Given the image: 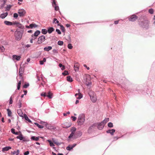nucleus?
Masks as SVG:
<instances>
[{
  "mask_svg": "<svg viewBox=\"0 0 155 155\" xmlns=\"http://www.w3.org/2000/svg\"><path fill=\"white\" fill-rule=\"evenodd\" d=\"M24 117L25 120L28 121L29 122H31V120L29 119L27 115L25 114H24Z\"/></svg>",
  "mask_w": 155,
  "mask_h": 155,
  "instance_id": "nucleus-21",
  "label": "nucleus"
},
{
  "mask_svg": "<svg viewBox=\"0 0 155 155\" xmlns=\"http://www.w3.org/2000/svg\"><path fill=\"white\" fill-rule=\"evenodd\" d=\"M47 141L49 143L51 147H54V143L51 141V140H48Z\"/></svg>",
  "mask_w": 155,
  "mask_h": 155,
  "instance_id": "nucleus-29",
  "label": "nucleus"
},
{
  "mask_svg": "<svg viewBox=\"0 0 155 155\" xmlns=\"http://www.w3.org/2000/svg\"><path fill=\"white\" fill-rule=\"evenodd\" d=\"M74 67L75 68V71H78L79 68V64L78 63H76L74 65Z\"/></svg>",
  "mask_w": 155,
  "mask_h": 155,
  "instance_id": "nucleus-16",
  "label": "nucleus"
},
{
  "mask_svg": "<svg viewBox=\"0 0 155 155\" xmlns=\"http://www.w3.org/2000/svg\"><path fill=\"white\" fill-rule=\"evenodd\" d=\"M17 112L20 116L22 117H23V114L21 109L18 110Z\"/></svg>",
  "mask_w": 155,
  "mask_h": 155,
  "instance_id": "nucleus-12",
  "label": "nucleus"
},
{
  "mask_svg": "<svg viewBox=\"0 0 155 155\" xmlns=\"http://www.w3.org/2000/svg\"><path fill=\"white\" fill-rule=\"evenodd\" d=\"M23 73V71H22V69L21 68H20V69H19V74L20 76L21 77L22 76Z\"/></svg>",
  "mask_w": 155,
  "mask_h": 155,
  "instance_id": "nucleus-27",
  "label": "nucleus"
},
{
  "mask_svg": "<svg viewBox=\"0 0 155 155\" xmlns=\"http://www.w3.org/2000/svg\"><path fill=\"white\" fill-rule=\"evenodd\" d=\"M52 140L54 142V143L56 144H57V145H60L61 144V143H59L58 142L57 140H54V139H52Z\"/></svg>",
  "mask_w": 155,
  "mask_h": 155,
  "instance_id": "nucleus-37",
  "label": "nucleus"
},
{
  "mask_svg": "<svg viewBox=\"0 0 155 155\" xmlns=\"http://www.w3.org/2000/svg\"><path fill=\"white\" fill-rule=\"evenodd\" d=\"M40 33V31H37L34 33V36H38Z\"/></svg>",
  "mask_w": 155,
  "mask_h": 155,
  "instance_id": "nucleus-35",
  "label": "nucleus"
},
{
  "mask_svg": "<svg viewBox=\"0 0 155 155\" xmlns=\"http://www.w3.org/2000/svg\"><path fill=\"white\" fill-rule=\"evenodd\" d=\"M107 126L109 127H113V124L111 122H109Z\"/></svg>",
  "mask_w": 155,
  "mask_h": 155,
  "instance_id": "nucleus-39",
  "label": "nucleus"
},
{
  "mask_svg": "<svg viewBox=\"0 0 155 155\" xmlns=\"http://www.w3.org/2000/svg\"><path fill=\"white\" fill-rule=\"evenodd\" d=\"M5 3H3V4H2L1 6H0V9H2L4 7V6H5Z\"/></svg>",
  "mask_w": 155,
  "mask_h": 155,
  "instance_id": "nucleus-52",
  "label": "nucleus"
},
{
  "mask_svg": "<svg viewBox=\"0 0 155 155\" xmlns=\"http://www.w3.org/2000/svg\"><path fill=\"white\" fill-rule=\"evenodd\" d=\"M60 28L62 31L63 32H64L65 31V29L64 28V26L62 25H60Z\"/></svg>",
  "mask_w": 155,
  "mask_h": 155,
  "instance_id": "nucleus-38",
  "label": "nucleus"
},
{
  "mask_svg": "<svg viewBox=\"0 0 155 155\" xmlns=\"http://www.w3.org/2000/svg\"><path fill=\"white\" fill-rule=\"evenodd\" d=\"M15 36L17 39H20L21 38L22 35L20 31H16L15 33Z\"/></svg>",
  "mask_w": 155,
  "mask_h": 155,
  "instance_id": "nucleus-8",
  "label": "nucleus"
},
{
  "mask_svg": "<svg viewBox=\"0 0 155 155\" xmlns=\"http://www.w3.org/2000/svg\"><path fill=\"white\" fill-rule=\"evenodd\" d=\"M149 12L151 14H153V10L152 9H150L149 10Z\"/></svg>",
  "mask_w": 155,
  "mask_h": 155,
  "instance_id": "nucleus-50",
  "label": "nucleus"
},
{
  "mask_svg": "<svg viewBox=\"0 0 155 155\" xmlns=\"http://www.w3.org/2000/svg\"><path fill=\"white\" fill-rule=\"evenodd\" d=\"M16 25L19 28H22V25L21 24H20L18 22L17 24Z\"/></svg>",
  "mask_w": 155,
  "mask_h": 155,
  "instance_id": "nucleus-42",
  "label": "nucleus"
},
{
  "mask_svg": "<svg viewBox=\"0 0 155 155\" xmlns=\"http://www.w3.org/2000/svg\"><path fill=\"white\" fill-rule=\"evenodd\" d=\"M139 25L143 28H147L149 26V21L147 20L142 21L139 23Z\"/></svg>",
  "mask_w": 155,
  "mask_h": 155,
  "instance_id": "nucleus-3",
  "label": "nucleus"
},
{
  "mask_svg": "<svg viewBox=\"0 0 155 155\" xmlns=\"http://www.w3.org/2000/svg\"><path fill=\"white\" fill-rule=\"evenodd\" d=\"M63 41H58V44L60 45H63Z\"/></svg>",
  "mask_w": 155,
  "mask_h": 155,
  "instance_id": "nucleus-43",
  "label": "nucleus"
},
{
  "mask_svg": "<svg viewBox=\"0 0 155 155\" xmlns=\"http://www.w3.org/2000/svg\"><path fill=\"white\" fill-rule=\"evenodd\" d=\"M39 137H35V136H32L31 137V140H35L36 141H38L39 140Z\"/></svg>",
  "mask_w": 155,
  "mask_h": 155,
  "instance_id": "nucleus-19",
  "label": "nucleus"
},
{
  "mask_svg": "<svg viewBox=\"0 0 155 155\" xmlns=\"http://www.w3.org/2000/svg\"><path fill=\"white\" fill-rule=\"evenodd\" d=\"M54 9L56 11L58 10H59L58 6H57L56 5H55Z\"/></svg>",
  "mask_w": 155,
  "mask_h": 155,
  "instance_id": "nucleus-51",
  "label": "nucleus"
},
{
  "mask_svg": "<svg viewBox=\"0 0 155 155\" xmlns=\"http://www.w3.org/2000/svg\"><path fill=\"white\" fill-rule=\"evenodd\" d=\"M11 147H10L8 146V147H4L2 148V151L3 152L7 151L11 149Z\"/></svg>",
  "mask_w": 155,
  "mask_h": 155,
  "instance_id": "nucleus-14",
  "label": "nucleus"
},
{
  "mask_svg": "<svg viewBox=\"0 0 155 155\" xmlns=\"http://www.w3.org/2000/svg\"><path fill=\"white\" fill-rule=\"evenodd\" d=\"M11 7V6H7L6 8V9L7 10L9 11Z\"/></svg>",
  "mask_w": 155,
  "mask_h": 155,
  "instance_id": "nucleus-64",
  "label": "nucleus"
},
{
  "mask_svg": "<svg viewBox=\"0 0 155 155\" xmlns=\"http://www.w3.org/2000/svg\"><path fill=\"white\" fill-rule=\"evenodd\" d=\"M23 137V136L21 134L19 136H17L16 138L19 139L20 140H22Z\"/></svg>",
  "mask_w": 155,
  "mask_h": 155,
  "instance_id": "nucleus-28",
  "label": "nucleus"
},
{
  "mask_svg": "<svg viewBox=\"0 0 155 155\" xmlns=\"http://www.w3.org/2000/svg\"><path fill=\"white\" fill-rule=\"evenodd\" d=\"M76 130V129L74 127H72L71 129V133L74 134L75 131Z\"/></svg>",
  "mask_w": 155,
  "mask_h": 155,
  "instance_id": "nucleus-30",
  "label": "nucleus"
},
{
  "mask_svg": "<svg viewBox=\"0 0 155 155\" xmlns=\"http://www.w3.org/2000/svg\"><path fill=\"white\" fill-rule=\"evenodd\" d=\"M78 97H77V98L78 99H80L81 98L83 97L82 95L81 94V93H78Z\"/></svg>",
  "mask_w": 155,
  "mask_h": 155,
  "instance_id": "nucleus-34",
  "label": "nucleus"
},
{
  "mask_svg": "<svg viewBox=\"0 0 155 155\" xmlns=\"http://www.w3.org/2000/svg\"><path fill=\"white\" fill-rule=\"evenodd\" d=\"M71 118L72 119V120L73 121H74L76 120L77 118L76 117H74V116H72L71 117Z\"/></svg>",
  "mask_w": 155,
  "mask_h": 155,
  "instance_id": "nucleus-53",
  "label": "nucleus"
},
{
  "mask_svg": "<svg viewBox=\"0 0 155 155\" xmlns=\"http://www.w3.org/2000/svg\"><path fill=\"white\" fill-rule=\"evenodd\" d=\"M71 125L70 122H65L62 124V127L64 128H68L71 126Z\"/></svg>",
  "mask_w": 155,
  "mask_h": 155,
  "instance_id": "nucleus-6",
  "label": "nucleus"
},
{
  "mask_svg": "<svg viewBox=\"0 0 155 155\" xmlns=\"http://www.w3.org/2000/svg\"><path fill=\"white\" fill-rule=\"evenodd\" d=\"M46 127L49 130H53L55 129V127L51 125L48 124L47 123H46L45 124Z\"/></svg>",
  "mask_w": 155,
  "mask_h": 155,
  "instance_id": "nucleus-10",
  "label": "nucleus"
},
{
  "mask_svg": "<svg viewBox=\"0 0 155 155\" xmlns=\"http://www.w3.org/2000/svg\"><path fill=\"white\" fill-rule=\"evenodd\" d=\"M47 96L49 98L51 99L52 97V94L49 91L48 93V94L47 95Z\"/></svg>",
  "mask_w": 155,
  "mask_h": 155,
  "instance_id": "nucleus-25",
  "label": "nucleus"
},
{
  "mask_svg": "<svg viewBox=\"0 0 155 155\" xmlns=\"http://www.w3.org/2000/svg\"><path fill=\"white\" fill-rule=\"evenodd\" d=\"M53 52L54 53H57L58 52L57 50L55 49H54L53 50Z\"/></svg>",
  "mask_w": 155,
  "mask_h": 155,
  "instance_id": "nucleus-61",
  "label": "nucleus"
},
{
  "mask_svg": "<svg viewBox=\"0 0 155 155\" xmlns=\"http://www.w3.org/2000/svg\"><path fill=\"white\" fill-rule=\"evenodd\" d=\"M8 15V13L7 12H5L4 13L2 14L0 16V17L1 18H5Z\"/></svg>",
  "mask_w": 155,
  "mask_h": 155,
  "instance_id": "nucleus-17",
  "label": "nucleus"
},
{
  "mask_svg": "<svg viewBox=\"0 0 155 155\" xmlns=\"http://www.w3.org/2000/svg\"><path fill=\"white\" fill-rule=\"evenodd\" d=\"M67 80L70 82H71L73 81L72 78L70 76H68L67 77Z\"/></svg>",
  "mask_w": 155,
  "mask_h": 155,
  "instance_id": "nucleus-26",
  "label": "nucleus"
},
{
  "mask_svg": "<svg viewBox=\"0 0 155 155\" xmlns=\"http://www.w3.org/2000/svg\"><path fill=\"white\" fill-rule=\"evenodd\" d=\"M115 130L114 129H109L107 130L106 132L108 134H110L111 135H113L114 134V133L115 132Z\"/></svg>",
  "mask_w": 155,
  "mask_h": 155,
  "instance_id": "nucleus-11",
  "label": "nucleus"
},
{
  "mask_svg": "<svg viewBox=\"0 0 155 155\" xmlns=\"http://www.w3.org/2000/svg\"><path fill=\"white\" fill-rule=\"evenodd\" d=\"M12 153L14 155H18L19 153V150H18L16 151H14L13 152H12Z\"/></svg>",
  "mask_w": 155,
  "mask_h": 155,
  "instance_id": "nucleus-24",
  "label": "nucleus"
},
{
  "mask_svg": "<svg viewBox=\"0 0 155 155\" xmlns=\"http://www.w3.org/2000/svg\"><path fill=\"white\" fill-rule=\"evenodd\" d=\"M11 132L13 134H14L15 133V129L14 128H12L11 130Z\"/></svg>",
  "mask_w": 155,
  "mask_h": 155,
  "instance_id": "nucleus-62",
  "label": "nucleus"
},
{
  "mask_svg": "<svg viewBox=\"0 0 155 155\" xmlns=\"http://www.w3.org/2000/svg\"><path fill=\"white\" fill-rule=\"evenodd\" d=\"M47 32V31L46 29H43L42 30L41 33L44 34H46Z\"/></svg>",
  "mask_w": 155,
  "mask_h": 155,
  "instance_id": "nucleus-36",
  "label": "nucleus"
},
{
  "mask_svg": "<svg viewBox=\"0 0 155 155\" xmlns=\"http://www.w3.org/2000/svg\"><path fill=\"white\" fill-rule=\"evenodd\" d=\"M18 16V14L16 13H15L14 14V17L15 18H17Z\"/></svg>",
  "mask_w": 155,
  "mask_h": 155,
  "instance_id": "nucleus-58",
  "label": "nucleus"
},
{
  "mask_svg": "<svg viewBox=\"0 0 155 155\" xmlns=\"http://www.w3.org/2000/svg\"><path fill=\"white\" fill-rule=\"evenodd\" d=\"M73 148H71V146L69 145L66 147V149L68 150H70Z\"/></svg>",
  "mask_w": 155,
  "mask_h": 155,
  "instance_id": "nucleus-48",
  "label": "nucleus"
},
{
  "mask_svg": "<svg viewBox=\"0 0 155 155\" xmlns=\"http://www.w3.org/2000/svg\"><path fill=\"white\" fill-rule=\"evenodd\" d=\"M82 135V133L81 132H79L78 133V137H80Z\"/></svg>",
  "mask_w": 155,
  "mask_h": 155,
  "instance_id": "nucleus-56",
  "label": "nucleus"
},
{
  "mask_svg": "<svg viewBox=\"0 0 155 155\" xmlns=\"http://www.w3.org/2000/svg\"><path fill=\"white\" fill-rule=\"evenodd\" d=\"M7 111L8 112V116L9 117H11L12 114V112L9 109H7Z\"/></svg>",
  "mask_w": 155,
  "mask_h": 155,
  "instance_id": "nucleus-31",
  "label": "nucleus"
},
{
  "mask_svg": "<svg viewBox=\"0 0 155 155\" xmlns=\"http://www.w3.org/2000/svg\"><path fill=\"white\" fill-rule=\"evenodd\" d=\"M35 124L39 128H43L44 127L43 126L40 125L39 124H38V123H35Z\"/></svg>",
  "mask_w": 155,
  "mask_h": 155,
  "instance_id": "nucleus-32",
  "label": "nucleus"
},
{
  "mask_svg": "<svg viewBox=\"0 0 155 155\" xmlns=\"http://www.w3.org/2000/svg\"><path fill=\"white\" fill-rule=\"evenodd\" d=\"M26 13L25 10L24 9H20L18 10V13L20 17H23L25 16Z\"/></svg>",
  "mask_w": 155,
  "mask_h": 155,
  "instance_id": "nucleus-4",
  "label": "nucleus"
},
{
  "mask_svg": "<svg viewBox=\"0 0 155 155\" xmlns=\"http://www.w3.org/2000/svg\"><path fill=\"white\" fill-rule=\"evenodd\" d=\"M41 96H43L45 97L47 96V95L46 94V93H42L41 94Z\"/></svg>",
  "mask_w": 155,
  "mask_h": 155,
  "instance_id": "nucleus-57",
  "label": "nucleus"
},
{
  "mask_svg": "<svg viewBox=\"0 0 155 155\" xmlns=\"http://www.w3.org/2000/svg\"><path fill=\"white\" fill-rule=\"evenodd\" d=\"M21 58V57L19 55H13L12 56V58L13 60H16L17 61H19Z\"/></svg>",
  "mask_w": 155,
  "mask_h": 155,
  "instance_id": "nucleus-9",
  "label": "nucleus"
},
{
  "mask_svg": "<svg viewBox=\"0 0 155 155\" xmlns=\"http://www.w3.org/2000/svg\"><path fill=\"white\" fill-rule=\"evenodd\" d=\"M138 18V17L135 15L131 16L129 19L130 21H136Z\"/></svg>",
  "mask_w": 155,
  "mask_h": 155,
  "instance_id": "nucleus-7",
  "label": "nucleus"
},
{
  "mask_svg": "<svg viewBox=\"0 0 155 155\" xmlns=\"http://www.w3.org/2000/svg\"><path fill=\"white\" fill-rule=\"evenodd\" d=\"M13 101L12 100V97H11L9 99V103L10 104H12V103Z\"/></svg>",
  "mask_w": 155,
  "mask_h": 155,
  "instance_id": "nucleus-54",
  "label": "nucleus"
},
{
  "mask_svg": "<svg viewBox=\"0 0 155 155\" xmlns=\"http://www.w3.org/2000/svg\"><path fill=\"white\" fill-rule=\"evenodd\" d=\"M18 104L19 106V108H21V101H19Z\"/></svg>",
  "mask_w": 155,
  "mask_h": 155,
  "instance_id": "nucleus-55",
  "label": "nucleus"
},
{
  "mask_svg": "<svg viewBox=\"0 0 155 155\" xmlns=\"http://www.w3.org/2000/svg\"><path fill=\"white\" fill-rule=\"evenodd\" d=\"M29 154V152L27 151L24 153V155H28Z\"/></svg>",
  "mask_w": 155,
  "mask_h": 155,
  "instance_id": "nucleus-63",
  "label": "nucleus"
},
{
  "mask_svg": "<svg viewBox=\"0 0 155 155\" xmlns=\"http://www.w3.org/2000/svg\"><path fill=\"white\" fill-rule=\"evenodd\" d=\"M53 22L55 24H57L58 25H60L59 22L58 21L57 19L54 18L53 19Z\"/></svg>",
  "mask_w": 155,
  "mask_h": 155,
  "instance_id": "nucleus-22",
  "label": "nucleus"
},
{
  "mask_svg": "<svg viewBox=\"0 0 155 155\" xmlns=\"http://www.w3.org/2000/svg\"><path fill=\"white\" fill-rule=\"evenodd\" d=\"M63 75H66L68 74V72L67 71H65L64 72L62 73Z\"/></svg>",
  "mask_w": 155,
  "mask_h": 155,
  "instance_id": "nucleus-44",
  "label": "nucleus"
},
{
  "mask_svg": "<svg viewBox=\"0 0 155 155\" xmlns=\"http://www.w3.org/2000/svg\"><path fill=\"white\" fill-rule=\"evenodd\" d=\"M74 134L73 133H71V134L68 137L69 139H68V141H70V139L71 138H72L73 137Z\"/></svg>",
  "mask_w": 155,
  "mask_h": 155,
  "instance_id": "nucleus-33",
  "label": "nucleus"
},
{
  "mask_svg": "<svg viewBox=\"0 0 155 155\" xmlns=\"http://www.w3.org/2000/svg\"><path fill=\"white\" fill-rule=\"evenodd\" d=\"M4 23L5 25H13V23L12 22H11L6 21H4Z\"/></svg>",
  "mask_w": 155,
  "mask_h": 155,
  "instance_id": "nucleus-20",
  "label": "nucleus"
},
{
  "mask_svg": "<svg viewBox=\"0 0 155 155\" xmlns=\"http://www.w3.org/2000/svg\"><path fill=\"white\" fill-rule=\"evenodd\" d=\"M44 39H38L37 42L38 44H40L41 43L42 41H44Z\"/></svg>",
  "mask_w": 155,
  "mask_h": 155,
  "instance_id": "nucleus-47",
  "label": "nucleus"
},
{
  "mask_svg": "<svg viewBox=\"0 0 155 155\" xmlns=\"http://www.w3.org/2000/svg\"><path fill=\"white\" fill-rule=\"evenodd\" d=\"M2 51L3 52L5 51V48L3 46L0 48Z\"/></svg>",
  "mask_w": 155,
  "mask_h": 155,
  "instance_id": "nucleus-60",
  "label": "nucleus"
},
{
  "mask_svg": "<svg viewBox=\"0 0 155 155\" xmlns=\"http://www.w3.org/2000/svg\"><path fill=\"white\" fill-rule=\"evenodd\" d=\"M54 31V28L52 27H50L48 28V30L47 32H48L49 33H51Z\"/></svg>",
  "mask_w": 155,
  "mask_h": 155,
  "instance_id": "nucleus-18",
  "label": "nucleus"
},
{
  "mask_svg": "<svg viewBox=\"0 0 155 155\" xmlns=\"http://www.w3.org/2000/svg\"><path fill=\"white\" fill-rule=\"evenodd\" d=\"M85 115L83 114L79 115L78 119V124L79 125H81L84 124L85 120Z\"/></svg>",
  "mask_w": 155,
  "mask_h": 155,
  "instance_id": "nucleus-1",
  "label": "nucleus"
},
{
  "mask_svg": "<svg viewBox=\"0 0 155 155\" xmlns=\"http://www.w3.org/2000/svg\"><path fill=\"white\" fill-rule=\"evenodd\" d=\"M21 84V81H19L18 83V85H17V89L18 90H19L20 89Z\"/></svg>",
  "mask_w": 155,
  "mask_h": 155,
  "instance_id": "nucleus-40",
  "label": "nucleus"
},
{
  "mask_svg": "<svg viewBox=\"0 0 155 155\" xmlns=\"http://www.w3.org/2000/svg\"><path fill=\"white\" fill-rule=\"evenodd\" d=\"M22 140L24 142H27L29 141V140L28 139L26 138L23 137Z\"/></svg>",
  "mask_w": 155,
  "mask_h": 155,
  "instance_id": "nucleus-41",
  "label": "nucleus"
},
{
  "mask_svg": "<svg viewBox=\"0 0 155 155\" xmlns=\"http://www.w3.org/2000/svg\"><path fill=\"white\" fill-rule=\"evenodd\" d=\"M52 49V47L49 46L48 47H46L44 48V50L45 51H48L50 50H51Z\"/></svg>",
  "mask_w": 155,
  "mask_h": 155,
  "instance_id": "nucleus-15",
  "label": "nucleus"
},
{
  "mask_svg": "<svg viewBox=\"0 0 155 155\" xmlns=\"http://www.w3.org/2000/svg\"><path fill=\"white\" fill-rule=\"evenodd\" d=\"M91 101L93 102H95L97 100V97L95 93L92 91H90L88 93Z\"/></svg>",
  "mask_w": 155,
  "mask_h": 155,
  "instance_id": "nucleus-2",
  "label": "nucleus"
},
{
  "mask_svg": "<svg viewBox=\"0 0 155 155\" xmlns=\"http://www.w3.org/2000/svg\"><path fill=\"white\" fill-rule=\"evenodd\" d=\"M29 26L31 28H32L34 27H37V25L35 24H31Z\"/></svg>",
  "mask_w": 155,
  "mask_h": 155,
  "instance_id": "nucleus-49",
  "label": "nucleus"
},
{
  "mask_svg": "<svg viewBox=\"0 0 155 155\" xmlns=\"http://www.w3.org/2000/svg\"><path fill=\"white\" fill-rule=\"evenodd\" d=\"M29 85V84L28 83H27L25 84L23 86V87L24 88H27V87H28Z\"/></svg>",
  "mask_w": 155,
  "mask_h": 155,
  "instance_id": "nucleus-46",
  "label": "nucleus"
},
{
  "mask_svg": "<svg viewBox=\"0 0 155 155\" xmlns=\"http://www.w3.org/2000/svg\"><path fill=\"white\" fill-rule=\"evenodd\" d=\"M56 31L57 32L58 34H61V32L60 30L58 29H56Z\"/></svg>",
  "mask_w": 155,
  "mask_h": 155,
  "instance_id": "nucleus-59",
  "label": "nucleus"
},
{
  "mask_svg": "<svg viewBox=\"0 0 155 155\" xmlns=\"http://www.w3.org/2000/svg\"><path fill=\"white\" fill-rule=\"evenodd\" d=\"M96 127V124H95V123L93 124L92 125H91L89 128L88 129V132H90V131L91 130L95 128V127Z\"/></svg>",
  "mask_w": 155,
  "mask_h": 155,
  "instance_id": "nucleus-13",
  "label": "nucleus"
},
{
  "mask_svg": "<svg viewBox=\"0 0 155 155\" xmlns=\"http://www.w3.org/2000/svg\"><path fill=\"white\" fill-rule=\"evenodd\" d=\"M109 120V118H106L103 121H102L101 122L102 123H103V124H104V125H105V124Z\"/></svg>",
  "mask_w": 155,
  "mask_h": 155,
  "instance_id": "nucleus-23",
  "label": "nucleus"
},
{
  "mask_svg": "<svg viewBox=\"0 0 155 155\" xmlns=\"http://www.w3.org/2000/svg\"><path fill=\"white\" fill-rule=\"evenodd\" d=\"M95 124H96V127L97 126L98 129L100 130L103 129L104 126V124L102 123V122L96 123Z\"/></svg>",
  "mask_w": 155,
  "mask_h": 155,
  "instance_id": "nucleus-5",
  "label": "nucleus"
},
{
  "mask_svg": "<svg viewBox=\"0 0 155 155\" xmlns=\"http://www.w3.org/2000/svg\"><path fill=\"white\" fill-rule=\"evenodd\" d=\"M68 47L69 49H72L73 47L71 44H68Z\"/></svg>",
  "mask_w": 155,
  "mask_h": 155,
  "instance_id": "nucleus-45",
  "label": "nucleus"
}]
</instances>
